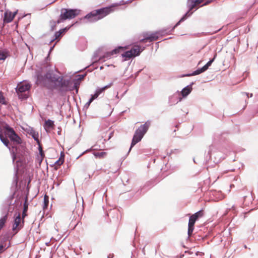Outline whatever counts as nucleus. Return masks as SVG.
<instances>
[{"label": "nucleus", "mask_w": 258, "mask_h": 258, "mask_svg": "<svg viewBox=\"0 0 258 258\" xmlns=\"http://www.w3.org/2000/svg\"><path fill=\"white\" fill-rule=\"evenodd\" d=\"M49 201L48 197L45 195L43 199V210L47 209L48 207Z\"/></svg>", "instance_id": "obj_32"}, {"label": "nucleus", "mask_w": 258, "mask_h": 258, "mask_svg": "<svg viewBox=\"0 0 258 258\" xmlns=\"http://www.w3.org/2000/svg\"><path fill=\"white\" fill-rule=\"evenodd\" d=\"M91 150L90 149H87L86 150H85V151H84L83 153H82L77 158V159H79L80 157H81L84 154H85V153L89 151L90 150Z\"/></svg>", "instance_id": "obj_57"}, {"label": "nucleus", "mask_w": 258, "mask_h": 258, "mask_svg": "<svg viewBox=\"0 0 258 258\" xmlns=\"http://www.w3.org/2000/svg\"><path fill=\"white\" fill-rule=\"evenodd\" d=\"M14 19V15H12V13L8 10H7L5 13L3 18V22L4 23H9L11 22Z\"/></svg>", "instance_id": "obj_18"}, {"label": "nucleus", "mask_w": 258, "mask_h": 258, "mask_svg": "<svg viewBox=\"0 0 258 258\" xmlns=\"http://www.w3.org/2000/svg\"><path fill=\"white\" fill-rule=\"evenodd\" d=\"M0 104L3 105H7V102L6 101L5 97H4L3 92L0 91Z\"/></svg>", "instance_id": "obj_34"}, {"label": "nucleus", "mask_w": 258, "mask_h": 258, "mask_svg": "<svg viewBox=\"0 0 258 258\" xmlns=\"http://www.w3.org/2000/svg\"><path fill=\"white\" fill-rule=\"evenodd\" d=\"M31 85L29 83H23L18 84L16 88V92L17 94L19 93H24L30 89Z\"/></svg>", "instance_id": "obj_12"}, {"label": "nucleus", "mask_w": 258, "mask_h": 258, "mask_svg": "<svg viewBox=\"0 0 258 258\" xmlns=\"http://www.w3.org/2000/svg\"><path fill=\"white\" fill-rule=\"evenodd\" d=\"M171 32L172 31H170V28L169 27L165 29L162 30L161 31H156L150 34L148 33H146L144 34V38L141 39L140 40V42L142 43H145L147 42H151L157 40L159 38V35H162L165 33L171 34Z\"/></svg>", "instance_id": "obj_6"}, {"label": "nucleus", "mask_w": 258, "mask_h": 258, "mask_svg": "<svg viewBox=\"0 0 258 258\" xmlns=\"http://www.w3.org/2000/svg\"><path fill=\"white\" fill-rule=\"evenodd\" d=\"M8 57L7 53L4 51H0V60H5Z\"/></svg>", "instance_id": "obj_41"}, {"label": "nucleus", "mask_w": 258, "mask_h": 258, "mask_svg": "<svg viewBox=\"0 0 258 258\" xmlns=\"http://www.w3.org/2000/svg\"><path fill=\"white\" fill-rule=\"evenodd\" d=\"M134 134L136 136H138L139 137L141 138L142 139H143V137L144 136V135L141 134L140 132H138L137 130H136Z\"/></svg>", "instance_id": "obj_48"}, {"label": "nucleus", "mask_w": 258, "mask_h": 258, "mask_svg": "<svg viewBox=\"0 0 258 258\" xmlns=\"http://www.w3.org/2000/svg\"><path fill=\"white\" fill-rule=\"evenodd\" d=\"M217 56V54L215 53L213 58H211L209 59V60L207 62V63L204 65V67L207 69V70L209 69V68L212 65V63L215 60L216 57Z\"/></svg>", "instance_id": "obj_31"}, {"label": "nucleus", "mask_w": 258, "mask_h": 258, "mask_svg": "<svg viewBox=\"0 0 258 258\" xmlns=\"http://www.w3.org/2000/svg\"><path fill=\"white\" fill-rule=\"evenodd\" d=\"M204 254V253L203 252H199V251H197L196 252V255L197 256H198V255H203Z\"/></svg>", "instance_id": "obj_61"}, {"label": "nucleus", "mask_w": 258, "mask_h": 258, "mask_svg": "<svg viewBox=\"0 0 258 258\" xmlns=\"http://www.w3.org/2000/svg\"><path fill=\"white\" fill-rule=\"evenodd\" d=\"M93 155L96 158L102 159L104 158V157L107 155L106 152H94L93 153Z\"/></svg>", "instance_id": "obj_30"}, {"label": "nucleus", "mask_w": 258, "mask_h": 258, "mask_svg": "<svg viewBox=\"0 0 258 258\" xmlns=\"http://www.w3.org/2000/svg\"><path fill=\"white\" fill-rule=\"evenodd\" d=\"M127 46L124 47L121 46H118L114 48L113 50L110 51L111 55H115L118 54L120 51H123L124 49L127 48Z\"/></svg>", "instance_id": "obj_22"}, {"label": "nucleus", "mask_w": 258, "mask_h": 258, "mask_svg": "<svg viewBox=\"0 0 258 258\" xmlns=\"http://www.w3.org/2000/svg\"><path fill=\"white\" fill-rule=\"evenodd\" d=\"M225 133L219 134H215L214 135L213 140L214 142L216 143L218 142H221L224 141V139L223 138V136L225 135Z\"/></svg>", "instance_id": "obj_26"}, {"label": "nucleus", "mask_w": 258, "mask_h": 258, "mask_svg": "<svg viewBox=\"0 0 258 258\" xmlns=\"http://www.w3.org/2000/svg\"><path fill=\"white\" fill-rule=\"evenodd\" d=\"M203 0H187V6L189 11H192L199 4H201Z\"/></svg>", "instance_id": "obj_19"}, {"label": "nucleus", "mask_w": 258, "mask_h": 258, "mask_svg": "<svg viewBox=\"0 0 258 258\" xmlns=\"http://www.w3.org/2000/svg\"><path fill=\"white\" fill-rule=\"evenodd\" d=\"M35 77V84L37 85H41L49 90H56L61 94L70 91L71 80L54 74L52 70H47L44 75L41 71H38Z\"/></svg>", "instance_id": "obj_1"}, {"label": "nucleus", "mask_w": 258, "mask_h": 258, "mask_svg": "<svg viewBox=\"0 0 258 258\" xmlns=\"http://www.w3.org/2000/svg\"><path fill=\"white\" fill-rule=\"evenodd\" d=\"M39 156H41V157H44L45 155H44V151L43 150H39Z\"/></svg>", "instance_id": "obj_56"}, {"label": "nucleus", "mask_w": 258, "mask_h": 258, "mask_svg": "<svg viewBox=\"0 0 258 258\" xmlns=\"http://www.w3.org/2000/svg\"><path fill=\"white\" fill-rule=\"evenodd\" d=\"M81 10L78 9L62 8L60 10V14L57 20V23L59 24L67 20L72 19L77 17L80 13Z\"/></svg>", "instance_id": "obj_5"}, {"label": "nucleus", "mask_w": 258, "mask_h": 258, "mask_svg": "<svg viewBox=\"0 0 258 258\" xmlns=\"http://www.w3.org/2000/svg\"><path fill=\"white\" fill-rule=\"evenodd\" d=\"M91 103L92 102L88 100V101L85 104L84 108L87 109L89 107Z\"/></svg>", "instance_id": "obj_55"}, {"label": "nucleus", "mask_w": 258, "mask_h": 258, "mask_svg": "<svg viewBox=\"0 0 258 258\" xmlns=\"http://www.w3.org/2000/svg\"><path fill=\"white\" fill-rule=\"evenodd\" d=\"M142 139L138 136H136L135 134L133 136V138L132 140V142L131 144V146L128 150V152L131 151L132 148L135 146L138 143L141 141Z\"/></svg>", "instance_id": "obj_23"}, {"label": "nucleus", "mask_w": 258, "mask_h": 258, "mask_svg": "<svg viewBox=\"0 0 258 258\" xmlns=\"http://www.w3.org/2000/svg\"><path fill=\"white\" fill-rule=\"evenodd\" d=\"M28 134L31 135L32 138L37 142V144H39V134L36 132L33 128H31Z\"/></svg>", "instance_id": "obj_24"}, {"label": "nucleus", "mask_w": 258, "mask_h": 258, "mask_svg": "<svg viewBox=\"0 0 258 258\" xmlns=\"http://www.w3.org/2000/svg\"><path fill=\"white\" fill-rule=\"evenodd\" d=\"M55 45V43L53 46L50 47V48L49 49V51L47 57H46V59H48V58L49 55L50 53L53 50Z\"/></svg>", "instance_id": "obj_52"}, {"label": "nucleus", "mask_w": 258, "mask_h": 258, "mask_svg": "<svg viewBox=\"0 0 258 258\" xmlns=\"http://www.w3.org/2000/svg\"><path fill=\"white\" fill-rule=\"evenodd\" d=\"M197 220L192 215L190 216L189 218V221L188 225H194L195 226V224Z\"/></svg>", "instance_id": "obj_38"}, {"label": "nucleus", "mask_w": 258, "mask_h": 258, "mask_svg": "<svg viewBox=\"0 0 258 258\" xmlns=\"http://www.w3.org/2000/svg\"><path fill=\"white\" fill-rule=\"evenodd\" d=\"M78 23H79V22L77 21L75 23H73L72 25L68 26L64 28L60 29L61 31H62L64 33V34L65 33H66L71 28V27L72 26H73L74 25H75L76 24H78Z\"/></svg>", "instance_id": "obj_39"}, {"label": "nucleus", "mask_w": 258, "mask_h": 258, "mask_svg": "<svg viewBox=\"0 0 258 258\" xmlns=\"http://www.w3.org/2000/svg\"><path fill=\"white\" fill-rule=\"evenodd\" d=\"M94 94H95L97 95V96L98 97L101 94V92H100L99 89L97 88L96 89V90H95Z\"/></svg>", "instance_id": "obj_53"}, {"label": "nucleus", "mask_w": 258, "mask_h": 258, "mask_svg": "<svg viewBox=\"0 0 258 258\" xmlns=\"http://www.w3.org/2000/svg\"><path fill=\"white\" fill-rule=\"evenodd\" d=\"M113 85V82H111L109 84L104 86V87H102L101 88H99L98 87V88L99 89V90L100 91V92H101V93H102L103 92H104L106 89H107L108 88H109V87H110L112 85Z\"/></svg>", "instance_id": "obj_37"}, {"label": "nucleus", "mask_w": 258, "mask_h": 258, "mask_svg": "<svg viewBox=\"0 0 258 258\" xmlns=\"http://www.w3.org/2000/svg\"><path fill=\"white\" fill-rule=\"evenodd\" d=\"M114 256V254L113 253H109L107 255V258H113Z\"/></svg>", "instance_id": "obj_63"}, {"label": "nucleus", "mask_w": 258, "mask_h": 258, "mask_svg": "<svg viewBox=\"0 0 258 258\" xmlns=\"http://www.w3.org/2000/svg\"><path fill=\"white\" fill-rule=\"evenodd\" d=\"M4 245L3 244H0V253H2L5 250L7 249L6 248L4 249Z\"/></svg>", "instance_id": "obj_54"}, {"label": "nucleus", "mask_w": 258, "mask_h": 258, "mask_svg": "<svg viewBox=\"0 0 258 258\" xmlns=\"http://www.w3.org/2000/svg\"><path fill=\"white\" fill-rule=\"evenodd\" d=\"M38 151H39L40 150H43L42 149V147L41 146V145L40 144V142H39V144H38Z\"/></svg>", "instance_id": "obj_62"}, {"label": "nucleus", "mask_w": 258, "mask_h": 258, "mask_svg": "<svg viewBox=\"0 0 258 258\" xmlns=\"http://www.w3.org/2000/svg\"><path fill=\"white\" fill-rule=\"evenodd\" d=\"M113 85V82H111L109 84L104 86V87H102L101 88H99L98 87V88L99 89V90L100 91V92H101V93H102L103 92H104L106 89H107L108 88H109V87H110L112 85Z\"/></svg>", "instance_id": "obj_35"}, {"label": "nucleus", "mask_w": 258, "mask_h": 258, "mask_svg": "<svg viewBox=\"0 0 258 258\" xmlns=\"http://www.w3.org/2000/svg\"><path fill=\"white\" fill-rule=\"evenodd\" d=\"M207 71V69L203 66L202 68H199L197 69L196 70L193 71L192 73H191V76H196L200 75Z\"/></svg>", "instance_id": "obj_28"}, {"label": "nucleus", "mask_w": 258, "mask_h": 258, "mask_svg": "<svg viewBox=\"0 0 258 258\" xmlns=\"http://www.w3.org/2000/svg\"><path fill=\"white\" fill-rule=\"evenodd\" d=\"M50 23H52V24L51 25L50 31H53L55 30V27H56V24H57V21L56 22L52 21Z\"/></svg>", "instance_id": "obj_45"}, {"label": "nucleus", "mask_w": 258, "mask_h": 258, "mask_svg": "<svg viewBox=\"0 0 258 258\" xmlns=\"http://www.w3.org/2000/svg\"><path fill=\"white\" fill-rule=\"evenodd\" d=\"M194 228H195V226L188 225L187 233H188V236H190L191 234L192 233L193 231L194 230Z\"/></svg>", "instance_id": "obj_42"}, {"label": "nucleus", "mask_w": 258, "mask_h": 258, "mask_svg": "<svg viewBox=\"0 0 258 258\" xmlns=\"http://www.w3.org/2000/svg\"><path fill=\"white\" fill-rule=\"evenodd\" d=\"M81 82L77 80L76 78L71 80V84L70 85V91L75 90L76 93H78L79 91V86Z\"/></svg>", "instance_id": "obj_17"}, {"label": "nucleus", "mask_w": 258, "mask_h": 258, "mask_svg": "<svg viewBox=\"0 0 258 258\" xmlns=\"http://www.w3.org/2000/svg\"><path fill=\"white\" fill-rule=\"evenodd\" d=\"M150 125L151 121L148 120L144 124L141 125L136 130L145 135L149 130Z\"/></svg>", "instance_id": "obj_16"}, {"label": "nucleus", "mask_w": 258, "mask_h": 258, "mask_svg": "<svg viewBox=\"0 0 258 258\" xmlns=\"http://www.w3.org/2000/svg\"><path fill=\"white\" fill-rule=\"evenodd\" d=\"M4 130V126H2L0 125V140L3 143V144L9 149L13 159V162H14L15 160L17 158V153L16 151L17 150V148L15 146H12L10 141L9 139H7L5 137L3 136V133Z\"/></svg>", "instance_id": "obj_8"}, {"label": "nucleus", "mask_w": 258, "mask_h": 258, "mask_svg": "<svg viewBox=\"0 0 258 258\" xmlns=\"http://www.w3.org/2000/svg\"><path fill=\"white\" fill-rule=\"evenodd\" d=\"M98 96L95 94H91V97L90 99H89V101H90L91 102H92L95 99H96Z\"/></svg>", "instance_id": "obj_46"}, {"label": "nucleus", "mask_w": 258, "mask_h": 258, "mask_svg": "<svg viewBox=\"0 0 258 258\" xmlns=\"http://www.w3.org/2000/svg\"><path fill=\"white\" fill-rule=\"evenodd\" d=\"M44 157H41L39 156H37V160L39 162V164H40L42 162V161L43 160Z\"/></svg>", "instance_id": "obj_51"}, {"label": "nucleus", "mask_w": 258, "mask_h": 258, "mask_svg": "<svg viewBox=\"0 0 258 258\" xmlns=\"http://www.w3.org/2000/svg\"><path fill=\"white\" fill-rule=\"evenodd\" d=\"M208 156H209V159L213 160V162L216 164L220 162L222 159V153L219 151H217L213 145L209 147V150L206 157V162Z\"/></svg>", "instance_id": "obj_9"}, {"label": "nucleus", "mask_w": 258, "mask_h": 258, "mask_svg": "<svg viewBox=\"0 0 258 258\" xmlns=\"http://www.w3.org/2000/svg\"><path fill=\"white\" fill-rule=\"evenodd\" d=\"M18 176L17 173V169H16L15 172L13 180V183L15 184V190L13 192L12 194L9 196V197H8L7 200L5 201V203L8 206V207L7 212L0 218V230L4 227V226L5 225V223L7 221L9 212H12L14 210V208H13L12 209V206L15 205V207H17L18 205H19L20 206L22 205V202H20L19 204L18 203L17 205H16V203L17 202V200H16L13 202V200L15 198V196L17 190L16 189L18 187Z\"/></svg>", "instance_id": "obj_2"}, {"label": "nucleus", "mask_w": 258, "mask_h": 258, "mask_svg": "<svg viewBox=\"0 0 258 258\" xmlns=\"http://www.w3.org/2000/svg\"><path fill=\"white\" fill-rule=\"evenodd\" d=\"M3 136L4 138L5 137L7 139L9 138L10 141L15 145H20L22 142L21 138L15 132L14 129L7 123L4 126Z\"/></svg>", "instance_id": "obj_4"}, {"label": "nucleus", "mask_w": 258, "mask_h": 258, "mask_svg": "<svg viewBox=\"0 0 258 258\" xmlns=\"http://www.w3.org/2000/svg\"><path fill=\"white\" fill-rule=\"evenodd\" d=\"M25 202L24 203V208H23V212H22V218H25V217H26L27 215L26 213L28 210V204L27 203V201L28 200V198L27 196L25 197Z\"/></svg>", "instance_id": "obj_29"}, {"label": "nucleus", "mask_w": 258, "mask_h": 258, "mask_svg": "<svg viewBox=\"0 0 258 258\" xmlns=\"http://www.w3.org/2000/svg\"><path fill=\"white\" fill-rule=\"evenodd\" d=\"M194 84L195 82H192L188 85L184 87L182 89L181 91L180 92V94L182 98L186 97L190 93L192 90V85Z\"/></svg>", "instance_id": "obj_15"}, {"label": "nucleus", "mask_w": 258, "mask_h": 258, "mask_svg": "<svg viewBox=\"0 0 258 258\" xmlns=\"http://www.w3.org/2000/svg\"><path fill=\"white\" fill-rule=\"evenodd\" d=\"M91 66H92V65L88 66H87V67H85V68H84V69H85V70H86V69H87V68H89V69H88L87 70V72H91L92 71H93V70H94L95 69H97V67H93V68H91Z\"/></svg>", "instance_id": "obj_47"}, {"label": "nucleus", "mask_w": 258, "mask_h": 258, "mask_svg": "<svg viewBox=\"0 0 258 258\" xmlns=\"http://www.w3.org/2000/svg\"><path fill=\"white\" fill-rule=\"evenodd\" d=\"M54 126V121L48 119L46 120L44 123V127L46 130L47 129H53Z\"/></svg>", "instance_id": "obj_25"}, {"label": "nucleus", "mask_w": 258, "mask_h": 258, "mask_svg": "<svg viewBox=\"0 0 258 258\" xmlns=\"http://www.w3.org/2000/svg\"><path fill=\"white\" fill-rule=\"evenodd\" d=\"M213 1V0H207L201 6V7L207 6V5L210 4Z\"/></svg>", "instance_id": "obj_49"}, {"label": "nucleus", "mask_w": 258, "mask_h": 258, "mask_svg": "<svg viewBox=\"0 0 258 258\" xmlns=\"http://www.w3.org/2000/svg\"><path fill=\"white\" fill-rule=\"evenodd\" d=\"M14 223L12 227L13 231H16V232L21 230L24 226V218L21 219V213L19 212H16L14 215Z\"/></svg>", "instance_id": "obj_10"}, {"label": "nucleus", "mask_w": 258, "mask_h": 258, "mask_svg": "<svg viewBox=\"0 0 258 258\" xmlns=\"http://www.w3.org/2000/svg\"><path fill=\"white\" fill-rule=\"evenodd\" d=\"M112 56V55H111L110 51L106 52L102 56L99 57V59L97 61L94 60V61L92 62V65L93 66L95 63L99 61H104L105 59H109Z\"/></svg>", "instance_id": "obj_21"}, {"label": "nucleus", "mask_w": 258, "mask_h": 258, "mask_svg": "<svg viewBox=\"0 0 258 258\" xmlns=\"http://www.w3.org/2000/svg\"><path fill=\"white\" fill-rule=\"evenodd\" d=\"M204 212L203 210H199L195 214H192V216H194L197 220H198L200 218L202 217L203 216Z\"/></svg>", "instance_id": "obj_33"}, {"label": "nucleus", "mask_w": 258, "mask_h": 258, "mask_svg": "<svg viewBox=\"0 0 258 258\" xmlns=\"http://www.w3.org/2000/svg\"><path fill=\"white\" fill-rule=\"evenodd\" d=\"M125 2L123 0H121L119 2V3H113L107 7H105V8H106V11L108 12V14H109L110 13L114 11V8L120 5H125L124 3Z\"/></svg>", "instance_id": "obj_20"}, {"label": "nucleus", "mask_w": 258, "mask_h": 258, "mask_svg": "<svg viewBox=\"0 0 258 258\" xmlns=\"http://www.w3.org/2000/svg\"><path fill=\"white\" fill-rule=\"evenodd\" d=\"M59 158H61V159H63V161H64V154L63 152H61L60 156Z\"/></svg>", "instance_id": "obj_60"}, {"label": "nucleus", "mask_w": 258, "mask_h": 258, "mask_svg": "<svg viewBox=\"0 0 258 258\" xmlns=\"http://www.w3.org/2000/svg\"><path fill=\"white\" fill-rule=\"evenodd\" d=\"M113 85V82H111L109 84L104 86V87H102L101 88H99L98 87V88L99 89V90L100 91V92H101V93H102L103 92H104L106 89H107L108 88H109V87H110L112 85Z\"/></svg>", "instance_id": "obj_36"}, {"label": "nucleus", "mask_w": 258, "mask_h": 258, "mask_svg": "<svg viewBox=\"0 0 258 258\" xmlns=\"http://www.w3.org/2000/svg\"><path fill=\"white\" fill-rule=\"evenodd\" d=\"M63 34L64 33L61 31V29H59L58 31H56L53 35V38L50 40V43H51L57 39L61 38Z\"/></svg>", "instance_id": "obj_27"}, {"label": "nucleus", "mask_w": 258, "mask_h": 258, "mask_svg": "<svg viewBox=\"0 0 258 258\" xmlns=\"http://www.w3.org/2000/svg\"><path fill=\"white\" fill-rule=\"evenodd\" d=\"M17 95L18 98L21 100H26L28 97L27 95L22 93H19V94H17Z\"/></svg>", "instance_id": "obj_40"}, {"label": "nucleus", "mask_w": 258, "mask_h": 258, "mask_svg": "<svg viewBox=\"0 0 258 258\" xmlns=\"http://www.w3.org/2000/svg\"><path fill=\"white\" fill-rule=\"evenodd\" d=\"M145 47L141 48L139 45H136L128 50L124 51L121 54L122 61H127L131 58H134L140 55L141 53L145 49Z\"/></svg>", "instance_id": "obj_7"}, {"label": "nucleus", "mask_w": 258, "mask_h": 258, "mask_svg": "<svg viewBox=\"0 0 258 258\" xmlns=\"http://www.w3.org/2000/svg\"><path fill=\"white\" fill-rule=\"evenodd\" d=\"M192 13L193 12H191V11H189V9H188V11L182 16V17L176 23V24L174 26H173L172 27V28L170 29V31H173L175 28L179 26L181 22L186 20L189 17H190L192 14Z\"/></svg>", "instance_id": "obj_14"}, {"label": "nucleus", "mask_w": 258, "mask_h": 258, "mask_svg": "<svg viewBox=\"0 0 258 258\" xmlns=\"http://www.w3.org/2000/svg\"><path fill=\"white\" fill-rule=\"evenodd\" d=\"M98 56L97 52H95L93 55L92 59L96 58Z\"/></svg>", "instance_id": "obj_64"}, {"label": "nucleus", "mask_w": 258, "mask_h": 258, "mask_svg": "<svg viewBox=\"0 0 258 258\" xmlns=\"http://www.w3.org/2000/svg\"><path fill=\"white\" fill-rule=\"evenodd\" d=\"M182 98L180 97L179 91H177L176 93L171 95L168 98V104L170 106H172L181 101Z\"/></svg>", "instance_id": "obj_11"}, {"label": "nucleus", "mask_w": 258, "mask_h": 258, "mask_svg": "<svg viewBox=\"0 0 258 258\" xmlns=\"http://www.w3.org/2000/svg\"><path fill=\"white\" fill-rule=\"evenodd\" d=\"M63 159H61V158H59L55 162L54 164L57 166H60L63 163Z\"/></svg>", "instance_id": "obj_44"}, {"label": "nucleus", "mask_w": 258, "mask_h": 258, "mask_svg": "<svg viewBox=\"0 0 258 258\" xmlns=\"http://www.w3.org/2000/svg\"><path fill=\"white\" fill-rule=\"evenodd\" d=\"M192 13L193 12H191V11H189V9H188V11L182 16V17L176 23V24L174 26H173L172 27V28L170 29V31H173L175 28L179 26L181 22L186 20L189 17H190L192 14Z\"/></svg>", "instance_id": "obj_13"}, {"label": "nucleus", "mask_w": 258, "mask_h": 258, "mask_svg": "<svg viewBox=\"0 0 258 258\" xmlns=\"http://www.w3.org/2000/svg\"><path fill=\"white\" fill-rule=\"evenodd\" d=\"M108 15L106 8L103 7L93 10L86 14L85 16L80 18L79 23L83 24L93 23L102 19Z\"/></svg>", "instance_id": "obj_3"}, {"label": "nucleus", "mask_w": 258, "mask_h": 258, "mask_svg": "<svg viewBox=\"0 0 258 258\" xmlns=\"http://www.w3.org/2000/svg\"><path fill=\"white\" fill-rule=\"evenodd\" d=\"M114 212V210H111L110 211H109L107 213V216L108 217H109L110 215H111L112 214H113V213Z\"/></svg>", "instance_id": "obj_59"}, {"label": "nucleus", "mask_w": 258, "mask_h": 258, "mask_svg": "<svg viewBox=\"0 0 258 258\" xmlns=\"http://www.w3.org/2000/svg\"><path fill=\"white\" fill-rule=\"evenodd\" d=\"M87 75V72L83 74L82 75H78L76 76V79L78 80L79 81H81L82 80L84 79L85 77Z\"/></svg>", "instance_id": "obj_43"}, {"label": "nucleus", "mask_w": 258, "mask_h": 258, "mask_svg": "<svg viewBox=\"0 0 258 258\" xmlns=\"http://www.w3.org/2000/svg\"><path fill=\"white\" fill-rule=\"evenodd\" d=\"M190 76H192L191 75V73H188V74H182L181 76V77H190Z\"/></svg>", "instance_id": "obj_58"}, {"label": "nucleus", "mask_w": 258, "mask_h": 258, "mask_svg": "<svg viewBox=\"0 0 258 258\" xmlns=\"http://www.w3.org/2000/svg\"><path fill=\"white\" fill-rule=\"evenodd\" d=\"M242 94H243V95H245L248 98H251L253 96V94L252 93H246V92H242L241 93Z\"/></svg>", "instance_id": "obj_50"}]
</instances>
